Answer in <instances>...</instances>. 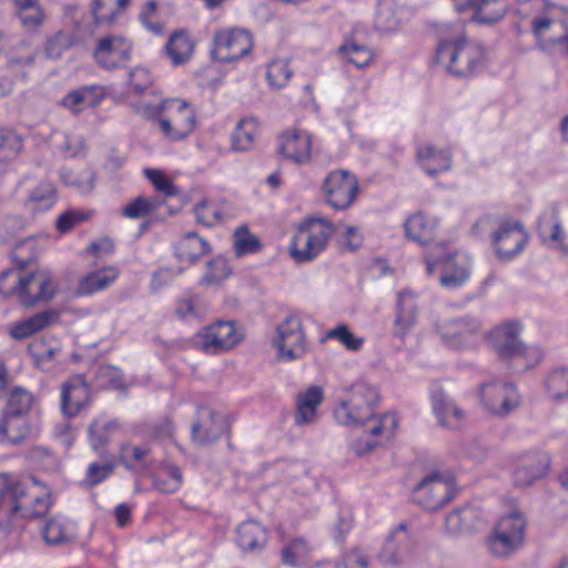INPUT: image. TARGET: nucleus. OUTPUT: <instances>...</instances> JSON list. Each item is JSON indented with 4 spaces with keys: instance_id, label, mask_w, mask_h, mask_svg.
Here are the masks:
<instances>
[{
    "instance_id": "1",
    "label": "nucleus",
    "mask_w": 568,
    "mask_h": 568,
    "mask_svg": "<svg viewBox=\"0 0 568 568\" xmlns=\"http://www.w3.org/2000/svg\"><path fill=\"white\" fill-rule=\"evenodd\" d=\"M379 395L374 386L362 381L356 382L348 388L347 397L342 399L335 408V418L343 425H362L373 422L368 430L372 436L378 437L383 433L393 436L398 426L395 414L387 413L378 419H373Z\"/></svg>"
},
{
    "instance_id": "2",
    "label": "nucleus",
    "mask_w": 568,
    "mask_h": 568,
    "mask_svg": "<svg viewBox=\"0 0 568 568\" xmlns=\"http://www.w3.org/2000/svg\"><path fill=\"white\" fill-rule=\"evenodd\" d=\"M21 481L8 474H0V517L6 521L14 518H33L47 514L51 506L49 491H36L39 481L31 477Z\"/></svg>"
},
{
    "instance_id": "3",
    "label": "nucleus",
    "mask_w": 568,
    "mask_h": 568,
    "mask_svg": "<svg viewBox=\"0 0 568 568\" xmlns=\"http://www.w3.org/2000/svg\"><path fill=\"white\" fill-rule=\"evenodd\" d=\"M23 246L13 251V260L18 270H7L0 274V294H17L24 306H32L41 301H49L55 295V286L45 272H36L26 268L31 264L32 257L21 256Z\"/></svg>"
},
{
    "instance_id": "4",
    "label": "nucleus",
    "mask_w": 568,
    "mask_h": 568,
    "mask_svg": "<svg viewBox=\"0 0 568 568\" xmlns=\"http://www.w3.org/2000/svg\"><path fill=\"white\" fill-rule=\"evenodd\" d=\"M435 60L452 75L468 78L483 69L486 50L465 38L444 39L437 45Z\"/></svg>"
},
{
    "instance_id": "5",
    "label": "nucleus",
    "mask_w": 568,
    "mask_h": 568,
    "mask_svg": "<svg viewBox=\"0 0 568 568\" xmlns=\"http://www.w3.org/2000/svg\"><path fill=\"white\" fill-rule=\"evenodd\" d=\"M527 525V518L519 510L501 516L486 539L489 552L500 559L513 557L524 547Z\"/></svg>"
},
{
    "instance_id": "6",
    "label": "nucleus",
    "mask_w": 568,
    "mask_h": 568,
    "mask_svg": "<svg viewBox=\"0 0 568 568\" xmlns=\"http://www.w3.org/2000/svg\"><path fill=\"white\" fill-rule=\"evenodd\" d=\"M334 233L333 224L326 219H312L300 225L291 244V256L297 263L314 260L326 247Z\"/></svg>"
},
{
    "instance_id": "7",
    "label": "nucleus",
    "mask_w": 568,
    "mask_h": 568,
    "mask_svg": "<svg viewBox=\"0 0 568 568\" xmlns=\"http://www.w3.org/2000/svg\"><path fill=\"white\" fill-rule=\"evenodd\" d=\"M159 126L165 138L180 141L189 136L196 126V112L193 106L182 99H169L155 108Z\"/></svg>"
},
{
    "instance_id": "8",
    "label": "nucleus",
    "mask_w": 568,
    "mask_h": 568,
    "mask_svg": "<svg viewBox=\"0 0 568 568\" xmlns=\"http://www.w3.org/2000/svg\"><path fill=\"white\" fill-rule=\"evenodd\" d=\"M322 191L329 206L335 210H346L358 195V179L351 171L333 170L324 179Z\"/></svg>"
},
{
    "instance_id": "9",
    "label": "nucleus",
    "mask_w": 568,
    "mask_h": 568,
    "mask_svg": "<svg viewBox=\"0 0 568 568\" xmlns=\"http://www.w3.org/2000/svg\"><path fill=\"white\" fill-rule=\"evenodd\" d=\"M252 48V34L245 29L232 28L214 34L211 54L214 60L226 63L242 59Z\"/></svg>"
},
{
    "instance_id": "10",
    "label": "nucleus",
    "mask_w": 568,
    "mask_h": 568,
    "mask_svg": "<svg viewBox=\"0 0 568 568\" xmlns=\"http://www.w3.org/2000/svg\"><path fill=\"white\" fill-rule=\"evenodd\" d=\"M479 397L485 409L499 417L509 415L520 405V396L516 386L496 379L480 385Z\"/></svg>"
},
{
    "instance_id": "11",
    "label": "nucleus",
    "mask_w": 568,
    "mask_h": 568,
    "mask_svg": "<svg viewBox=\"0 0 568 568\" xmlns=\"http://www.w3.org/2000/svg\"><path fill=\"white\" fill-rule=\"evenodd\" d=\"M133 44L121 34H108L100 38L93 50L95 63L104 70L125 68L131 60Z\"/></svg>"
},
{
    "instance_id": "12",
    "label": "nucleus",
    "mask_w": 568,
    "mask_h": 568,
    "mask_svg": "<svg viewBox=\"0 0 568 568\" xmlns=\"http://www.w3.org/2000/svg\"><path fill=\"white\" fill-rule=\"evenodd\" d=\"M483 323L478 317L466 316L445 321L437 325L443 341L453 348L474 347L480 336Z\"/></svg>"
},
{
    "instance_id": "13",
    "label": "nucleus",
    "mask_w": 568,
    "mask_h": 568,
    "mask_svg": "<svg viewBox=\"0 0 568 568\" xmlns=\"http://www.w3.org/2000/svg\"><path fill=\"white\" fill-rule=\"evenodd\" d=\"M277 338L274 345L278 351V357L283 361H294L305 353V335L301 320L295 315H288L277 325Z\"/></svg>"
},
{
    "instance_id": "14",
    "label": "nucleus",
    "mask_w": 568,
    "mask_h": 568,
    "mask_svg": "<svg viewBox=\"0 0 568 568\" xmlns=\"http://www.w3.org/2000/svg\"><path fill=\"white\" fill-rule=\"evenodd\" d=\"M493 246L500 260H509L523 251L528 236L520 222L506 219L491 233Z\"/></svg>"
},
{
    "instance_id": "15",
    "label": "nucleus",
    "mask_w": 568,
    "mask_h": 568,
    "mask_svg": "<svg viewBox=\"0 0 568 568\" xmlns=\"http://www.w3.org/2000/svg\"><path fill=\"white\" fill-rule=\"evenodd\" d=\"M454 497L452 484L438 473L425 477L414 489L413 499L427 510H437Z\"/></svg>"
},
{
    "instance_id": "16",
    "label": "nucleus",
    "mask_w": 568,
    "mask_h": 568,
    "mask_svg": "<svg viewBox=\"0 0 568 568\" xmlns=\"http://www.w3.org/2000/svg\"><path fill=\"white\" fill-rule=\"evenodd\" d=\"M550 468V457L542 452H528L521 454L513 471L514 485L520 488L531 486L545 477Z\"/></svg>"
},
{
    "instance_id": "17",
    "label": "nucleus",
    "mask_w": 568,
    "mask_h": 568,
    "mask_svg": "<svg viewBox=\"0 0 568 568\" xmlns=\"http://www.w3.org/2000/svg\"><path fill=\"white\" fill-rule=\"evenodd\" d=\"M519 327L514 323H506L495 327L489 334L493 351L501 359L528 358L529 349L519 341Z\"/></svg>"
},
{
    "instance_id": "18",
    "label": "nucleus",
    "mask_w": 568,
    "mask_h": 568,
    "mask_svg": "<svg viewBox=\"0 0 568 568\" xmlns=\"http://www.w3.org/2000/svg\"><path fill=\"white\" fill-rule=\"evenodd\" d=\"M226 430L227 423L222 414L210 407H200L191 427V437L195 444L203 446L217 440Z\"/></svg>"
},
{
    "instance_id": "19",
    "label": "nucleus",
    "mask_w": 568,
    "mask_h": 568,
    "mask_svg": "<svg viewBox=\"0 0 568 568\" xmlns=\"http://www.w3.org/2000/svg\"><path fill=\"white\" fill-rule=\"evenodd\" d=\"M202 349L206 353L217 354L235 346L240 336L232 322H217L210 325L199 334Z\"/></svg>"
},
{
    "instance_id": "20",
    "label": "nucleus",
    "mask_w": 568,
    "mask_h": 568,
    "mask_svg": "<svg viewBox=\"0 0 568 568\" xmlns=\"http://www.w3.org/2000/svg\"><path fill=\"white\" fill-rule=\"evenodd\" d=\"M277 152L296 164H305L312 154L311 135L302 130H288L278 138Z\"/></svg>"
},
{
    "instance_id": "21",
    "label": "nucleus",
    "mask_w": 568,
    "mask_h": 568,
    "mask_svg": "<svg viewBox=\"0 0 568 568\" xmlns=\"http://www.w3.org/2000/svg\"><path fill=\"white\" fill-rule=\"evenodd\" d=\"M418 303L416 295L409 291L398 293L396 316L393 324V335L399 339L405 338L416 326L418 318Z\"/></svg>"
},
{
    "instance_id": "22",
    "label": "nucleus",
    "mask_w": 568,
    "mask_h": 568,
    "mask_svg": "<svg viewBox=\"0 0 568 568\" xmlns=\"http://www.w3.org/2000/svg\"><path fill=\"white\" fill-rule=\"evenodd\" d=\"M458 11L473 10L471 21L493 24L506 14L504 0H454Z\"/></svg>"
},
{
    "instance_id": "23",
    "label": "nucleus",
    "mask_w": 568,
    "mask_h": 568,
    "mask_svg": "<svg viewBox=\"0 0 568 568\" xmlns=\"http://www.w3.org/2000/svg\"><path fill=\"white\" fill-rule=\"evenodd\" d=\"M90 399V388L81 376L62 384L61 409L64 415L75 416Z\"/></svg>"
},
{
    "instance_id": "24",
    "label": "nucleus",
    "mask_w": 568,
    "mask_h": 568,
    "mask_svg": "<svg viewBox=\"0 0 568 568\" xmlns=\"http://www.w3.org/2000/svg\"><path fill=\"white\" fill-rule=\"evenodd\" d=\"M433 412L442 427L458 429L465 420V412L444 392L438 390L432 396Z\"/></svg>"
},
{
    "instance_id": "25",
    "label": "nucleus",
    "mask_w": 568,
    "mask_h": 568,
    "mask_svg": "<svg viewBox=\"0 0 568 568\" xmlns=\"http://www.w3.org/2000/svg\"><path fill=\"white\" fill-rule=\"evenodd\" d=\"M437 227V219L422 211L412 214L404 223L406 237L420 245H426L434 240Z\"/></svg>"
},
{
    "instance_id": "26",
    "label": "nucleus",
    "mask_w": 568,
    "mask_h": 568,
    "mask_svg": "<svg viewBox=\"0 0 568 568\" xmlns=\"http://www.w3.org/2000/svg\"><path fill=\"white\" fill-rule=\"evenodd\" d=\"M323 398V389L317 385H312L305 392L300 393L296 397L294 423L296 425L313 423L316 419V412Z\"/></svg>"
},
{
    "instance_id": "27",
    "label": "nucleus",
    "mask_w": 568,
    "mask_h": 568,
    "mask_svg": "<svg viewBox=\"0 0 568 568\" xmlns=\"http://www.w3.org/2000/svg\"><path fill=\"white\" fill-rule=\"evenodd\" d=\"M537 232L541 241L551 247L562 251V246L567 245L564 243V230L556 207L545 211L539 216Z\"/></svg>"
},
{
    "instance_id": "28",
    "label": "nucleus",
    "mask_w": 568,
    "mask_h": 568,
    "mask_svg": "<svg viewBox=\"0 0 568 568\" xmlns=\"http://www.w3.org/2000/svg\"><path fill=\"white\" fill-rule=\"evenodd\" d=\"M120 429V425L115 420L105 418H95L88 428L89 443L91 448L97 452L100 457L110 454L108 446L113 435Z\"/></svg>"
},
{
    "instance_id": "29",
    "label": "nucleus",
    "mask_w": 568,
    "mask_h": 568,
    "mask_svg": "<svg viewBox=\"0 0 568 568\" xmlns=\"http://www.w3.org/2000/svg\"><path fill=\"white\" fill-rule=\"evenodd\" d=\"M417 159L420 166L430 176L448 171L452 165L450 153L447 150H437L430 144L417 146Z\"/></svg>"
},
{
    "instance_id": "30",
    "label": "nucleus",
    "mask_w": 568,
    "mask_h": 568,
    "mask_svg": "<svg viewBox=\"0 0 568 568\" xmlns=\"http://www.w3.org/2000/svg\"><path fill=\"white\" fill-rule=\"evenodd\" d=\"M31 427L26 416L2 413L0 419V442L11 445L22 444L30 435Z\"/></svg>"
},
{
    "instance_id": "31",
    "label": "nucleus",
    "mask_w": 568,
    "mask_h": 568,
    "mask_svg": "<svg viewBox=\"0 0 568 568\" xmlns=\"http://www.w3.org/2000/svg\"><path fill=\"white\" fill-rule=\"evenodd\" d=\"M58 317L59 315L55 311H44L37 313L27 320L14 323L10 327V336L14 339L27 338L34 334L36 332H39L42 328L54 323L58 320Z\"/></svg>"
},
{
    "instance_id": "32",
    "label": "nucleus",
    "mask_w": 568,
    "mask_h": 568,
    "mask_svg": "<svg viewBox=\"0 0 568 568\" xmlns=\"http://www.w3.org/2000/svg\"><path fill=\"white\" fill-rule=\"evenodd\" d=\"M210 252V244L195 232L185 233L175 245V255L181 262L193 263Z\"/></svg>"
},
{
    "instance_id": "33",
    "label": "nucleus",
    "mask_w": 568,
    "mask_h": 568,
    "mask_svg": "<svg viewBox=\"0 0 568 568\" xmlns=\"http://www.w3.org/2000/svg\"><path fill=\"white\" fill-rule=\"evenodd\" d=\"M236 541L244 551L263 548L267 541L266 530L255 520L242 523L236 530Z\"/></svg>"
},
{
    "instance_id": "34",
    "label": "nucleus",
    "mask_w": 568,
    "mask_h": 568,
    "mask_svg": "<svg viewBox=\"0 0 568 568\" xmlns=\"http://www.w3.org/2000/svg\"><path fill=\"white\" fill-rule=\"evenodd\" d=\"M113 267L102 268L83 276L77 287L78 295H92L109 287L118 277Z\"/></svg>"
},
{
    "instance_id": "35",
    "label": "nucleus",
    "mask_w": 568,
    "mask_h": 568,
    "mask_svg": "<svg viewBox=\"0 0 568 568\" xmlns=\"http://www.w3.org/2000/svg\"><path fill=\"white\" fill-rule=\"evenodd\" d=\"M194 51V42L185 31H175L171 34L165 52L172 64L181 65L190 60Z\"/></svg>"
},
{
    "instance_id": "36",
    "label": "nucleus",
    "mask_w": 568,
    "mask_h": 568,
    "mask_svg": "<svg viewBox=\"0 0 568 568\" xmlns=\"http://www.w3.org/2000/svg\"><path fill=\"white\" fill-rule=\"evenodd\" d=\"M402 22L398 6L395 0H378L374 26L381 32H393Z\"/></svg>"
},
{
    "instance_id": "37",
    "label": "nucleus",
    "mask_w": 568,
    "mask_h": 568,
    "mask_svg": "<svg viewBox=\"0 0 568 568\" xmlns=\"http://www.w3.org/2000/svg\"><path fill=\"white\" fill-rule=\"evenodd\" d=\"M57 202V191L54 185L48 181H41L34 186L28 195L26 205L31 211H45Z\"/></svg>"
},
{
    "instance_id": "38",
    "label": "nucleus",
    "mask_w": 568,
    "mask_h": 568,
    "mask_svg": "<svg viewBox=\"0 0 568 568\" xmlns=\"http://www.w3.org/2000/svg\"><path fill=\"white\" fill-rule=\"evenodd\" d=\"M477 514L471 507H463L446 516L445 527L449 534H459L474 528Z\"/></svg>"
},
{
    "instance_id": "39",
    "label": "nucleus",
    "mask_w": 568,
    "mask_h": 568,
    "mask_svg": "<svg viewBox=\"0 0 568 568\" xmlns=\"http://www.w3.org/2000/svg\"><path fill=\"white\" fill-rule=\"evenodd\" d=\"M257 133V123L254 118H244L236 124L232 134V146L236 151H247L252 148Z\"/></svg>"
},
{
    "instance_id": "40",
    "label": "nucleus",
    "mask_w": 568,
    "mask_h": 568,
    "mask_svg": "<svg viewBox=\"0 0 568 568\" xmlns=\"http://www.w3.org/2000/svg\"><path fill=\"white\" fill-rule=\"evenodd\" d=\"M312 548L304 538H294L282 548V562L296 567L310 559Z\"/></svg>"
},
{
    "instance_id": "41",
    "label": "nucleus",
    "mask_w": 568,
    "mask_h": 568,
    "mask_svg": "<svg viewBox=\"0 0 568 568\" xmlns=\"http://www.w3.org/2000/svg\"><path fill=\"white\" fill-rule=\"evenodd\" d=\"M407 544V536H399L398 534H392L385 541L378 559L388 566H397L403 558Z\"/></svg>"
},
{
    "instance_id": "42",
    "label": "nucleus",
    "mask_w": 568,
    "mask_h": 568,
    "mask_svg": "<svg viewBox=\"0 0 568 568\" xmlns=\"http://www.w3.org/2000/svg\"><path fill=\"white\" fill-rule=\"evenodd\" d=\"M22 140L12 131L0 129V174L6 171L7 163L19 154Z\"/></svg>"
},
{
    "instance_id": "43",
    "label": "nucleus",
    "mask_w": 568,
    "mask_h": 568,
    "mask_svg": "<svg viewBox=\"0 0 568 568\" xmlns=\"http://www.w3.org/2000/svg\"><path fill=\"white\" fill-rule=\"evenodd\" d=\"M32 403L33 396L30 392L22 387H16L11 390L2 413L28 417Z\"/></svg>"
},
{
    "instance_id": "44",
    "label": "nucleus",
    "mask_w": 568,
    "mask_h": 568,
    "mask_svg": "<svg viewBox=\"0 0 568 568\" xmlns=\"http://www.w3.org/2000/svg\"><path fill=\"white\" fill-rule=\"evenodd\" d=\"M233 247L236 256L253 254L262 248L260 239L242 225L234 231Z\"/></svg>"
},
{
    "instance_id": "45",
    "label": "nucleus",
    "mask_w": 568,
    "mask_h": 568,
    "mask_svg": "<svg viewBox=\"0 0 568 568\" xmlns=\"http://www.w3.org/2000/svg\"><path fill=\"white\" fill-rule=\"evenodd\" d=\"M28 352L37 366L42 369H50L51 364L55 362L59 347L48 344L43 339H38L29 345Z\"/></svg>"
},
{
    "instance_id": "46",
    "label": "nucleus",
    "mask_w": 568,
    "mask_h": 568,
    "mask_svg": "<svg viewBox=\"0 0 568 568\" xmlns=\"http://www.w3.org/2000/svg\"><path fill=\"white\" fill-rule=\"evenodd\" d=\"M455 255L448 254L445 257V273L440 276L444 286L455 287L462 285L469 276L468 266L462 262L457 265Z\"/></svg>"
},
{
    "instance_id": "47",
    "label": "nucleus",
    "mask_w": 568,
    "mask_h": 568,
    "mask_svg": "<svg viewBox=\"0 0 568 568\" xmlns=\"http://www.w3.org/2000/svg\"><path fill=\"white\" fill-rule=\"evenodd\" d=\"M546 389L555 400L568 398V368L554 369L546 379Z\"/></svg>"
},
{
    "instance_id": "48",
    "label": "nucleus",
    "mask_w": 568,
    "mask_h": 568,
    "mask_svg": "<svg viewBox=\"0 0 568 568\" xmlns=\"http://www.w3.org/2000/svg\"><path fill=\"white\" fill-rule=\"evenodd\" d=\"M149 455L150 449L145 446H133L130 444H123L120 448V460L129 470L134 469V466L131 464V460H134L141 468L146 469L149 467Z\"/></svg>"
},
{
    "instance_id": "49",
    "label": "nucleus",
    "mask_w": 568,
    "mask_h": 568,
    "mask_svg": "<svg viewBox=\"0 0 568 568\" xmlns=\"http://www.w3.org/2000/svg\"><path fill=\"white\" fill-rule=\"evenodd\" d=\"M345 59L357 68L367 67L373 60V52L365 45L347 42L339 48Z\"/></svg>"
},
{
    "instance_id": "50",
    "label": "nucleus",
    "mask_w": 568,
    "mask_h": 568,
    "mask_svg": "<svg viewBox=\"0 0 568 568\" xmlns=\"http://www.w3.org/2000/svg\"><path fill=\"white\" fill-rule=\"evenodd\" d=\"M293 74L288 61L284 59H274L270 62L266 72V79L271 87L283 88Z\"/></svg>"
},
{
    "instance_id": "51",
    "label": "nucleus",
    "mask_w": 568,
    "mask_h": 568,
    "mask_svg": "<svg viewBox=\"0 0 568 568\" xmlns=\"http://www.w3.org/2000/svg\"><path fill=\"white\" fill-rule=\"evenodd\" d=\"M102 463H92L87 469V479L91 486L99 485L105 480L115 469V463L111 454L101 457Z\"/></svg>"
},
{
    "instance_id": "52",
    "label": "nucleus",
    "mask_w": 568,
    "mask_h": 568,
    "mask_svg": "<svg viewBox=\"0 0 568 568\" xmlns=\"http://www.w3.org/2000/svg\"><path fill=\"white\" fill-rule=\"evenodd\" d=\"M161 205V202L154 199H145L142 196L136 197L130 202L123 210L122 214L129 219H139L146 216L151 212L156 211Z\"/></svg>"
},
{
    "instance_id": "53",
    "label": "nucleus",
    "mask_w": 568,
    "mask_h": 568,
    "mask_svg": "<svg viewBox=\"0 0 568 568\" xmlns=\"http://www.w3.org/2000/svg\"><path fill=\"white\" fill-rule=\"evenodd\" d=\"M20 21L21 27L28 32H36L45 20V12L41 4L30 8L26 11L14 13Z\"/></svg>"
},
{
    "instance_id": "54",
    "label": "nucleus",
    "mask_w": 568,
    "mask_h": 568,
    "mask_svg": "<svg viewBox=\"0 0 568 568\" xmlns=\"http://www.w3.org/2000/svg\"><path fill=\"white\" fill-rule=\"evenodd\" d=\"M325 338L337 339L349 351H358L364 343V338L355 336L345 324L327 331Z\"/></svg>"
},
{
    "instance_id": "55",
    "label": "nucleus",
    "mask_w": 568,
    "mask_h": 568,
    "mask_svg": "<svg viewBox=\"0 0 568 568\" xmlns=\"http://www.w3.org/2000/svg\"><path fill=\"white\" fill-rule=\"evenodd\" d=\"M92 16L97 26L112 24L116 19L118 10L109 0H93Z\"/></svg>"
},
{
    "instance_id": "56",
    "label": "nucleus",
    "mask_w": 568,
    "mask_h": 568,
    "mask_svg": "<svg viewBox=\"0 0 568 568\" xmlns=\"http://www.w3.org/2000/svg\"><path fill=\"white\" fill-rule=\"evenodd\" d=\"M145 176L154 185V187L162 192L166 197H172L179 194V189L173 182L160 170L145 169Z\"/></svg>"
},
{
    "instance_id": "57",
    "label": "nucleus",
    "mask_w": 568,
    "mask_h": 568,
    "mask_svg": "<svg viewBox=\"0 0 568 568\" xmlns=\"http://www.w3.org/2000/svg\"><path fill=\"white\" fill-rule=\"evenodd\" d=\"M42 537L48 545H60L68 541L64 526L55 518L49 519L42 527Z\"/></svg>"
},
{
    "instance_id": "58",
    "label": "nucleus",
    "mask_w": 568,
    "mask_h": 568,
    "mask_svg": "<svg viewBox=\"0 0 568 568\" xmlns=\"http://www.w3.org/2000/svg\"><path fill=\"white\" fill-rule=\"evenodd\" d=\"M194 214L196 222L207 227L215 225L221 220L219 209L206 201L195 205Z\"/></svg>"
},
{
    "instance_id": "59",
    "label": "nucleus",
    "mask_w": 568,
    "mask_h": 568,
    "mask_svg": "<svg viewBox=\"0 0 568 568\" xmlns=\"http://www.w3.org/2000/svg\"><path fill=\"white\" fill-rule=\"evenodd\" d=\"M89 217V213H84L77 210H68L59 215L55 222V226L60 233H68L77 224L87 221Z\"/></svg>"
},
{
    "instance_id": "60",
    "label": "nucleus",
    "mask_w": 568,
    "mask_h": 568,
    "mask_svg": "<svg viewBox=\"0 0 568 568\" xmlns=\"http://www.w3.org/2000/svg\"><path fill=\"white\" fill-rule=\"evenodd\" d=\"M153 78L144 68L136 67L129 73L128 84L136 94H142L151 88Z\"/></svg>"
},
{
    "instance_id": "61",
    "label": "nucleus",
    "mask_w": 568,
    "mask_h": 568,
    "mask_svg": "<svg viewBox=\"0 0 568 568\" xmlns=\"http://www.w3.org/2000/svg\"><path fill=\"white\" fill-rule=\"evenodd\" d=\"M231 273L227 262L223 257H215L207 262V273L204 280L209 283L220 282Z\"/></svg>"
},
{
    "instance_id": "62",
    "label": "nucleus",
    "mask_w": 568,
    "mask_h": 568,
    "mask_svg": "<svg viewBox=\"0 0 568 568\" xmlns=\"http://www.w3.org/2000/svg\"><path fill=\"white\" fill-rule=\"evenodd\" d=\"M70 45L69 37L59 31L53 37L49 38L45 42V55L49 59H58L62 52Z\"/></svg>"
},
{
    "instance_id": "63",
    "label": "nucleus",
    "mask_w": 568,
    "mask_h": 568,
    "mask_svg": "<svg viewBox=\"0 0 568 568\" xmlns=\"http://www.w3.org/2000/svg\"><path fill=\"white\" fill-rule=\"evenodd\" d=\"M368 557L358 548L346 551L336 568H367Z\"/></svg>"
},
{
    "instance_id": "64",
    "label": "nucleus",
    "mask_w": 568,
    "mask_h": 568,
    "mask_svg": "<svg viewBox=\"0 0 568 568\" xmlns=\"http://www.w3.org/2000/svg\"><path fill=\"white\" fill-rule=\"evenodd\" d=\"M363 239L354 226H347L344 234L338 237V245L342 250L353 252L362 246Z\"/></svg>"
}]
</instances>
